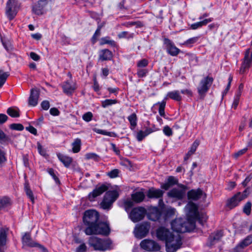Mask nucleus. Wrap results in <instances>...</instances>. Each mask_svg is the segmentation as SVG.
<instances>
[{
    "label": "nucleus",
    "mask_w": 252,
    "mask_h": 252,
    "mask_svg": "<svg viewBox=\"0 0 252 252\" xmlns=\"http://www.w3.org/2000/svg\"><path fill=\"white\" fill-rule=\"evenodd\" d=\"M181 93L183 94L187 95L189 97L191 96L192 95V92L189 89L183 90L181 91Z\"/></svg>",
    "instance_id": "69168bd1"
},
{
    "label": "nucleus",
    "mask_w": 252,
    "mask_h": 252,
    "mask_svg": "<svg viewBox=\"0 0 252 252\" xmlns=\"http://www.w3.org/2000/svg\"><path fill=\"white\" fill-rule=\"evenodd\" d=\"M181 189H173L167 193L168 197L175 198L177 200L182 199L186 193V188L184 186H181Z\"/></svg>",
    "instance_id": "dca6fc26"
},
{
    "label": "nucleus",
    "mask_w": 252,
    "mask_h": 252,
    "mask_svg": "<svg viewBox=\"0 0 252 252\" xmlns=\"http://www.w3.org/2000/svg\"><path fill=\"white\" fill-rule=\"evenodd\" d=\"M118 196V193L116 190L107 191L100 204L101 208L104 210L109 209Z\"/></svg>",
    "instance_id": "423d86ee"
},
{
    "label": "nucleus",
    "mask_w": 252,
    "mask_h": 252,
    "mask_svg": "<svg viewBox=\"0 0 252 252\" xmlns=\"http://www.w3.org/2000/svg\"><path fill=\"white\" fill-rule=\"evenodd\" d=\"M114 41L110 40L109 37H105L101 39V44H109L114 45Z\"/></svg>",
    "instance_id": "09e8293b"
},
{
    "label": "nucleus",
    "mask_w": 252,
    "mask_h": 252,
    "mask_svg": "<svg viewBox=\"0 0 252 252\" xmlns=\"http://www.w3.org/2000/svg\"><path fill=\"white\" fill-rule=\"evenodd\" d=\"M39 96V92L36 89H32L31 90V94L29 98V104L30 106H35L38 103Z\"/></svg>",
    "instance_id": "412c9836"
},
{
    "label": "nucleus",
    "mask_w": 252,
    "mask_h": 252,
    "mask_svg": "<svg viewBox=\"0 0 252 252\" xmlns=\"http://www.w3.org/2000/svg\"><path fill=\"white\" fill-rule=\"evenodd\" d=\"M147 72V70L145 69H139L137 74L139 77H143L146 75Z\"/></svg>",
    "instance_id": "5fc2aeb1"
},
{
    "label": "nucleus",
    "mask_w": 252,
    "mask_h": 252,
    "mask_svg": "<svg viewBox=\"0 0 252 252\" xmlns=\"http://www.w3.org/2000/svg\"><path fill=\"white\" fill-rule=\"evenodd\" d=\"M37 149L39 154L42 156H45L46 153L45 151L43 149L42 146L39 143H38L37 145Z\"/></svg>",
    "instance_id": "0e129e2a"
},
{
    "label": "nucleus",
    "mask_w": 252,
    "mask_h": 252,
    "mask_svg": "<svg viewBox=\"0 0 252 252\" xmlns=\"http://www.w3.org/2000/svg\"><path fill=\"white\" fill-rule=\"evenodd\" d=\"M6 241V230L2 228H0V247L3 246Z\"/></svg>",
    "instance_id": "c9c22d12"
},
{
    "label": "nucleus",
    "mask_w": 252,
    "mask_h": 252,
    "mask_svg": "<svg viewBox=\"0 0 252 252\" xmlns=\"http://www.w3.org/2000/svg\"><path fill=\"white\" fill-rule=\"evenodd\" d=\"M42 108L45 110H48L50 107V104L48 101L44 100L41 104Z\"/></svg>",
    "instance_id": "bf43d9fd"
},
{
    "label": "nucleus",
    "mask_w": 252,
    "mask_h": 252,
    "mask_svg": "<svg viewBox=\"0 0 252 252\" xmlns=\"http://www.w3.org/2000/svg\"><path fill=\"white\" fill-rule=\"evenodd\" d=\"M167 97L178 101L182 100V96L180 94V92L177 90L168 92L167 94Z\"/></svg>",
    "instance_id": "7c9ffc66"
},
{
    "label": "nucleus",
    "mask_w": 252,
    "mask_h": 252,
    "mask_svg": "<svg viewBox=\"0 0 252 252\" xmlns=\"http://www.w3.org/2000/svg\"><path fill=\"white\" fill-rule=\"evenodd\" d=\"M150 228V225L147 222L137 225L133 231L134 235L136 238L141 239L147 235Z\"/></svg>",
    "instance_id": "f8f14e48"
},
{
    "label": "nucleus",
    "mask_w": 252,
    "mask_h": 252,
    "mask_svg": "<svg viewBox=\"0 0 252 252\" xmlns=\"http://www.w3.org/2000/svg\"><path fill=\"white\" fill-rule=\"evenodd\" d=\"M81 141L79 138H76L72 144V151L74 153L79 152L80 150Z\"/></svg>",
    "instance_id": "f704fd0d"
},
{
    "label": "nucleus",
    "mask_w": 252,
    "mask_h": 252,
    "mask_svg": "<svg viewBox=\"0 0 252 252\" xmlns=\"http://www.w3.org/2000/svg\"><path fill=\"white\" fill-rule=\"evenodd\" d=\"M128 120L129 121L130 124V128L131 129H134L135 126L137 125V116L135 113H132L130 115H129L127 118Z\"/></svg>",
    "instance_id": "72a5a7b5"
},
{
    "label": "nucleus",
    "mask_w": 252,
    "mask_h": 252,
    "mask_svg": "<svg viewBox=\"0 0 252 252\" xmlns=\"http://www.w3.org/2000/svg\"><path fill=\"white\" fill-rule=\"evenodd\" d=\"M156 234L159 240L165 242L167 252H176L182 244L180 234L165 227L158 228Z\"/></svg>",
    "instance_id": "f257e3e1"
},
{
    "label": "nucleus",
    "mask_w": 252,
    "mask_h": 252,
    "mask_svg": "<svg viewBox=\"0 0 252 252\" xmlns=\"http://www.w3.org/2000/svg\"><path fill=\"white\" fill-rule=\"evenodd\" d=\"M93 130L95 132L97 133L100 134L107 135V136H108L110 137H114L117 136V134L114 132H109V131H107L106 130H102V129L97 128H94L93 129Z\"/></svg>",
    "instance_id": "473e14b6"
},
{
    "label": "nucleus",
    "mask_w": 252,
    "mask_h": 252,
    "mask_svg": "<svg viewBox=\"0 0 252 252\" xmlns=\"http://www.w3.org/2000/svg\"><path fill=\"white\" fill-rule=\"evenodd\" d=\"M85 157L88 159H94V160H97L98 156L94 153H88L85 155Z\"/></svg>",
    "instance_id": "6e6d98bb"
},
{
    "label": "nucleus",
    "mask_w": 252,
    "mask_h": 252,
    "mask_svg": "<svg viewBox=\"0 0 252 252\" xmlns=\"http://www.w3.org/2000/svg\"><path fill=\"white\" fill-rule=\"evenodd\" d=\"M166 51L169 54L172 56H177L180 52V49L175 46L174 44L168 39L164 40Z\"/></svg>",
    "instance_id": "a211bd4d"
},
{
    "label": "nucleus",
    "mask_w": 252,
    "mask_h": 252,
    "mask_svg": "<svg viewBox=\"0 0 252 252\" xmlns=\"http://www.w3.org/2000/svg\"><path fill=\"white\" fill-rule=\"evenodd\" d=\"M185 211L188 220H193L195 222L197 217V207L192 202H189L185 207Z\"/></svg>",
    "instance_id": "4468645a"
},
{
    "label": "nucleus",
    "mask_w": 252,
    "mask_h": 252,
    "mask_svg": "<svg viewBox=\"0 0 252 252\" xmlns=\"http://www.w3.org/2000/svg\"><path fill=\"white\" fill-rule=\"evenodd\" d=\"M10 128L12 129L21 131L24 129V126L20 124H13L10 125Z\"/></svg>",
    "instance_id": "603ef678"
},
{
    "label": "nucleus",
    "mask_w": 252,
    "mask_h": 252,
    "mask_svg": "<svg viewBox=\"0 0 252 252\" xmlns=\"http://www.w3.org/2000/svg\"><path fill=\"white\" fill-rule=\"evenodd\" d=\"M26 129L29 131V132H30L31 133L34 134V135H36L37 134V130L36 128H35L33 126H29L28 127H27L26 128Z\"/></svg>",
    "instance_id": "680f3d73"
},
{
    "label": "nucleus",
    "mask_w": 252,
    "mask_h": 252,
    "mask_svg": "<svg viewBox=\"0 0 252 252\" xmlns=\"http://www.w3.org/2000/svg\"><path fill=\"white\" fill-rule=\"evenodd\" d=\"M153 130L151 128H147L145 131L140 130L136 135V139L138 141H142L146 136L151 133Z\"/></svg>",
    "instance_id": "c85d7f7f"
},
{
    "label": "nucleus",
    "mask_w": 252,
    "mask_h": 252,
    "mask_svg": "<svg viewBox=\"0 0 252 252\" xmlns=\"http://www.w3.org/2000/svg\"><path fill=\"white\" fill-rule=\"evenodd\" d=\"M252 203L250 201L247 202L243 207V212L247 215H249L251 212Z\"/></svg>",
    "instance_id": "79ce46f5"
},
{
    "label": "nucleus",
    "mask_w": 252,
    "mask_h": 252,
    "mask_svg": "<svg viewBox=\"0 0 252 252\" xmlns=\"http://www.w3.org/2000/svg\"><path fill=\"white\" fill-rule=\"evenodd\" d=\"M19 6L17 0H8L7 2L6 14L10 20L13 19L16 15Z\"/></svg>",
    "instance_id": "9d476101"
},
{
    "label": "nucleus",
    "mask_w": 252,
    "mask_h": 252,
    "mask_svg": "<svg viewBox=\"0 0 252 252\" xmlns=\"http://www.w3.org/2000/svg\"><path fill=\"white\" fill-rule=\"evenodd\" d=\"M163 132L164 134L167 136H170L173 134L171 128L168 126H164L163 128Z\"/></svg>",
    "instance_id": "8fccbe9b"
},
{
    "label": "nucleus",
    "mask_w": 252,
    "mask_h": 252,
    "mask_svg": "<svg viewBox=\"0 0 252 252\" xmlns=\"http://www.w3.org/2000/svg\"><path fill=\"white\" fill-rule=\"evenodd\" d=\"M92 118H93V114L90 112L86 113L82 116L83 119L85 121L87 122L91 121L92 119Z\"/></svg>",
    "instance_id": "3c124183"
},
{
    "label": "nucleus",
    "mask_w": 252,
    "mask_h": 252,
    "mask_svg": "<svg viewBox=\"0 0 252 252\" xmlns=\"http://www.w3.org/2000/svg\"><path fill=\"white\" fill-rule=\"evenodd\" d=\"M10 204L9 198L6 197L0 198V209L8 206Z\"/></svg>",
    "instance_id": "4c0bfd02"
},
{
    "label": "nucleus",
    "mask_w": 252,
    "mask_h": 252,
    "mask_svg": "<svg viewBox=\"0 0 252 252\" xmlns=\"http://www.w3.org/2000/svg\"><path fill=\"white\" fill-rule=\"evenodd\" d=\"M199 37L197 36L193 37L192 38H190L187 40L184 43L185 45H189L190 44H193L197 42V41L198 40Z\"/></svg>",
    "instance_id": "864d4df0"
},
{
    "label": "nucleus",
    "mask_w": 252,
    "mask_h": 252,
    "mask_svg": "<svg viewBox=\"0 0 252 252\" xmlns=\"http://www.w3.org/2000/svg\"><path fill=\"white\" fill-rule=\"evenodd\" d=\"M249 193L248 189L243 192H239L227 200L226 206L229 209H232L239 205L241 201L246 198Z\"/></svg>",
    "instance_id": "39448f33"
},
{
    "label": "nucleus",
    "mask_w": 252,
    "mask_h": 252,
    "mask_svg": "<svg viewBox=\"0 0 252 252\" xmlns=\"http://www.w3.org/2000/svg\"><path fill=\"white\" fill-rule=\"evenodd\" d=\"M112 57V53L108 49L101 50L99 53V59L101 61L110 60Z\"/></svg>",
    "instance_id": "bb28decb"
},
{
    "label": "nucleus",
    "mask_w": 252,
    "mask_h": 252,
    "mask_svg": "<svg viewBox=\"0 0 252 252\" xmlns=\"http://www.w3.org/2000/svg\"><path fill=\"white\" fill-rule=\"evenodd\" d=\"M63 88L64 93L67 94H71L75 90L76 87L75 84L73 83H70L68 82H66L65 83L63 86Z\"/></svg>",
    "instance_id": "a878e982"
},
{
    "label": "nucleus",
    "mask_w": 252,
    "mask_h": 252,
    "mask_svg": "<svg viewBox=\"0 0 252 252\" xmlns=\"http://www.w3.org/2000/svg\"><path fill=\"white\" fill-rule=\"evenodd\" d=\"M9 75L8 72H4L2 70H0V88L5 83Z\"/></svg>",
    "instance_id": "e433bc0d"
},
{
    "label": "nucleus",
    "mask_w": 252,
    "mask_h": 252,
    "mask_svg": "<svg viewBox=\"0 0 252 252\" xmlns=\"http://www.w3.org/2000/svg\"><path fill=\"white\" fill-rule=\"evenodd\" d=\"M85 233L88 235L101 234L107 235L110 232L109 225L106 222L96 223L94 226H88L85 230Z\"/></svg>",
    "instance_id": "20e7f679"
},
{
    "label": "nucleus",
    "mask_w": 252,
    "mask_h": 252,
    "mask_svg": "<svg viewBox=\"0 0 252 252\" xmlns=\"http://www.w3.org/2000/svg\"><path fill=\"white\" fill-rule=\"evenodd\" d=\"M50 113L53 116H58L60 112L56 108H52L50 110Z\"/></svg>",
    "instance_id": "e2e57ef3"
},
{
    "label": "nucleus",
    "mask_w": 252,
    "mask_h": 252,
    "mask_svg": "<svg viewBox=\"0 0 252 252\" xmlns=\"http://www.w3.org/2000/svg\"><path fill=\"white\" fill-rule=\"evenodd\" d=\"M252 243V235L247 236L244 240L238 244L234 249V252H239L244 248Z\"/></svg>",
    "instance_id": "4be33fe9"
},
{
    "label": "nucleus",
    "mask_w": 252,
    "mask_h": 252,
    "mask_svg": "<svg viewBox=\"0 0 252 252\" xmlns=\"http://www.w3.org/2000/svg\"><path fill=\"white\" fill-rule=\"evenodd\" d=\"M145 198V194L142 191H137L132 194V200L139 203L143 200Z\"/></svg>",
    "instance_id": "2f4dec72"
},
{
    "label": "nucleus",
    "mask_w": 252,
    "mask_h": 252,
    "mask_svg": "<svg viewBox=\"0 0 252 252\" xmlns=\"http://www.w3.org/2000/svg\"><path fill=\"white\" fill-rule=\"evenodd\" d=\"M252 177L251 175L248 176L246 178L245 180L242 182V185L243 186L246 187L248 184L249 183V182L251 180Z\"/></svg>",
    "instance_id": "774afa93"
},
{
    "label": "nucleus",
    "mask_w": 252,
    "mask_h": 252,
    "mask_svg": "<svg viewBox=\"0 0 252 252\" xmlns=\"http://www.w3.org/2000/svg\"><path fill=\"white\" fill-rule=\"evenodd\" d=\"M106 190L107 187L105 185H101L90 192L88 195V198L90 201H94L96 197L100 195Z\"/></svg>",
    "instance_id": "aec40b11"
},
{
    "label": "nucleus",
    "mask_w": 252,
    "mask_h": 252,
    "mask_svg": "<svg viewBox=\"0 0 252 252\" xmlns=\"http://www.w3.org/2000/svg\"><path fill=\"white\" fill-rule=\"evenodd\" d=\"M195 227L193 220H188L187 221L183 220L182 219H175L171 222V228L175 233H184L190 231Z\"/></svg>",
    "instance_id": "f03ea898"
},
{
    "label": "nucleus",
    "mask_w": 252,
    "mask_h": 252,
    "mask_svg": "<svg viewBox=\"0 0 252 252\" xmlns=\"http://www.w3.org/2000/svg\"><path fill=\"white\" fill-rule=\"evenodd\" d=\"M146 213V209L142 207H136L131 210L129 214V217L134 222H136L142 220Z\"/></svg>",
    "instance_id": "9b49d317"
},
{
    "label": "nucleus",
    "mask_w": 252,
    "mask_h": 252,
    "mask_svg": "<svg viewBox=\"0 0 252 252\" xmlns=\"http://www.w3.org/2000/svg\"><path fill=\"white\" fill-rule=\"evenodd\" d=\"M159 217L160 213L157 210H156L155 213H151L148 215L149 219L153 221L158 220Z\"/></svg>",
    "instance_id": "37998d69"
},
{
    "label": "nucleus",
    "mask_w": 252,
    "mask_h": 252,
    "mask_svg": "<svg viewBox=\"0 0 252 252\" xmlns=\"http://www.w3.org/2000/svg\"><path fill=\"white\" fill-rule=\"evenodd\" d=\"M117 101L116 99H107L101 101V105L103 108H106L110 105L116 104Z\"/></svg>",
    "instance_id": "58836bf2"
},
{
    "label": "nucleus",
    "mask_w": 252,
    "mask_h": 252,
    "mask_svg": "<svg viewBox=\"0 0 252 252\" xmlns=\"http://www.w3.org/2000/svg\"><path fill=\"white\" fill-rule=\"evenodd\" d=\"M148 64V61L145 59H143L142 60L139 61L137 63V65L138 67H145L147 66Z\"/></svg>",
    "instance_id": "052dcab7"
},
{
    "label": "nucleus",
    "mask_w": 252,
    "mask_h": 252,
    "mask_svg": "<svg viewBox=\"0 0 252 252\" xmlns=\"http://www.w3.org/2000/svg\"><path fill=\"white\" fill-rule=\"evenodd\" d=\"M140 247L147 251H158L160 250L159 245L153 240L145 239L140 243Z\"/></svg>",
    "instance_id": "ddd939ff"
},
{
    "label": "nucleus",
    "mask_w": 252,
    "mask_h": 252,
    "mask_svg": "<svg viewBox=\"0 0 252 252\" xmlns=\"http://www.w3.org/2000/svg\"><path fill=\"white\" fill-rule=\"evenodd\" d=\"M120 38H132L133 36V33H129L127 32H122L119 33L118 35Z\"/></svg>",
    "instance_id": "49530a36"
},
{
    "label": "nucleus",
    "mask_w": 252,
    "mask_h": 252,
    "mask_svg": "<svg viewBox=\"0 0 252 252\" xmlns=\"http://www.w3.org/2000/svg\"><path fill=\"white\" fill-rule=\"evenodd\" d=\"M8 119V117L3 114H0V124H3Z\"/></svg>",
    "instance_id": "338daca9"
},
{
    "label": "nucleus",
    "mask_w": 252,
    "mask_h": 252,
    "mask_svg": "<svg viewBox=\"0 0 252 252\" xmlns=\"http://www.w3.org/2000/svg\"><path fill=\"white\" fill-rule=\"evenodd\" d=\"M87 247L84 243L81 244L78 248H76V252H85L86 251Z\"/></svg>",
    "instance_id": "4d7b16f0"
},
{
    "label": "nucleus",
    "mask_w": 252,
    "mask_h": 252,
    "mask_svg": "<svg viewBox=\"0 0 252 252\" xmlns=\"http://www.w3.org/2000/svg\"><path fill=\"white\" fill-rule=\"evenodd\" d=\"M157 104L159 105L158 112L161 116L164 117L165 112L164 109L165 107L166 102L164 100H163L161 102H158Z\"/></svg>",
    "instance_id": "a19ab883"
},
{
    "label": "nucleus",
    "mask_w": 252,
    "mask_h": 252,
    "mask_svg": "<svg viewBox=\"0 0 252 252\" xmlns=\"http://www.w3.org/2000/svg\"><path fill=\"white\" fill-rule=\"evenodd\" d=\"M30 57L35 61H38L40 60V56L34 52H31L30 54Z\"/></svg>",
    "instance_id": "13d9d810"
},
{
    "label": "nucleus",
    "mask_w": 252,
    "mask_h": 252,
    "mask_svg": "<svg viewBox=\"0 0 252 252\" xmlns=\"http://www.w3.org/2000/svg\"><path fill=\"white\" fill-rule=\"evenodd\" d=\"M89 244L94 250L105 251L112 249L114 245L109 239H101L96 237H91L89 240Z\"/></svg>",
    "instance_id": "7ed1b4c3"
},
{
    "label": "nucleus",
    "mask_w": 252,
    "mask_h": 252,
    "mask_svg": "<svg viewBox=\"0 0 252 252\" xmlns=\"http://www.w3.org/2000/svg\"><path fill=\"white\" fill-rule=\"evenodd\" d=\"M222 236V232L221 231H218L214 233H212L209 237V241H210V245H213L216 242H218Z\"/></svg>",
    "instance_id": "393cba45"
},
{
    "label": "nucleus",
    "mask_w": 252,
    "mask_h": 252,
    "mask_svg": "<svg viewBox=\"0 0 252 252\" xmlns=\"http://www.w3.org/2000/svg\"><path fill=\"white\" fill-rule=\"evenodd\" d=\"M164 192L160 189H150L147 193L149 198H159L163 194Z\"/></svg>",
    "instance_id": "b1692460"
},
{
    "label": "nucleus",
    "mask_w": 252,
    "mask_h": 252,
    "mask_svg": "<svg viewBox=\"0 0 252 252\" xmlns=\"http://www.w3.org/2000/svg\"><path fill=\"white\" fill-rule=\"evenodd\" d=\"M252 63V48L248 49L245 53L244 61L240 69V72L243 73L245 70L249 68Z\"/></svg>",
    "instance_id": "2eb2a0df"
},
{
    "label": "nucleus",
    "mask_w": 252,
    "mask_h": 252,
    "mask_svg": "<svg viewBox=\"0 0 252 252\" xmlns=\"http://www.w3.org/2000/svg\"><path fill=\"white\" fill-rule=\"evenodd\" d=\"M178 184V179L173 177V176H169L166 182L163 184L161 187L162 189H164L165 190H167L171 187L176 185Z\"/></svg>",
    "instance_id": "5701e85b"
},
{
    "label": "nucleus",
    "mask_w": 252,
    "mask_h": 252,
    "mask_svg": "<svg viewBox=\"0 0 252 252\" xmlns=\"http://www.w3.org/2000/svg\"><path fill=\"white\" fill-rule=\"evenodd\" d=\"M213 79L210 77H206L201 80L197 87V91L199 94L203 97L207 92L209 88L211 86Z\"/></svg>",
    "instance_id": "1a4fd4ad"
},
{
    "label": "nucleus",
    "mask_w": 252,
    "mask_h": 252,
    "mask_svg": "<svg viewBox=\"0 0 252 252\" xmlns=\"http://www.w3.org/2000/svg\"><path fill=\"white\" fill-rule=\"evenodd\" d=\"M119 170L117 169H113L107 173V175L111 178H116L118 176Z\"/></svg>",
    "instance_id": "de8ad7c7"
},
{
    "label": "nucleus",
    "mask_w": 252,
    "mask_h": 252,
    "mask_svg": "<svg viewBox=\"0 0 252 252\" xmlns=\"http://www.w3.org/2000/svg\"><path fill=\"white\" fill-rule=\"evenodd\" d=\"M58 157L59 160L64 165L65 167H68L72 161V159L68 156L59 154Z\"/></svg>",
    "instance_id": "cd10ccee"
},
{
    "label": "nucleus",
    "mask_w": 252,
    "mask_h": 252,
    "mask_svg": "<svg viewBox=\"0 0 252 252\" xmlns=\"http://www.w3.org/2000/svg\"><path fill=\"white\" fill-rule=\"evenodd\" d=\"M213 18H210L208 19H204L201 21L196 22L192 24L190 26L191 28L193 30H196L199 28H200L203 26L206 25L208 23L212 22Z\"/></svg>",
    "instance_id": "c756f323"
},
{
    "label": "nucleus",
    "mask_w": 252,
    "mask_h": 252,
    "mask_svg": "<svg viewBox=\"0 0 252 252\" xmlns=\"http://www.w3.org/2000/svg\"><path fill=\"white\" fill-rule=\"evenodd\" d=\"M54 1V0H40L33 7V11L37 15H41L46 10L51 9Z\"/></svg>",
    "instance_id": "0eeeda50"
},
{
    "label": "nucleus",
    "mask_w": 252,
    "mask_h": 252,
    "mask_svg": "<svg viewBox=\"0 0 252 252\" xmlns=\"http://www.w3.org/2000/svg\"><path fill=\"white\" fill-rule=\"evenodd\" d=\"M199 144V142L197 140H195L193 144H192L189 150V154H192V155L194 153L195 151L196 150L197 148L198 147V145Z\"/></svg>",
    "instance_id": "a18cd8bd"
},
{
    "label": "nucleus",
    "mask_w": 252,
    "mask_h": 252,
    "mask_svg": "<svg viewBox=\"0 0 252 252\" xmlns=\"http://www.w3.org/2000/svg\"><path fill=\"white\" fill-rule=\"evenodd\" d=\"M99 219L98 213L95 210H89L86 211L84 213L83 218L84 222L88 225L94 226Z\"/></svg>",
    "instance_id": "6e6552de"
},
{
    "label": "nucleus",
    "mask_w": 252,
    "mask_h": 252,
    "mask_svg": "<svg viewBox=\"0 0 252 252\" xmlns=\"http://www.w3.org/2000/svg\"><path fill=\"white\" fill-rule=\"evenodd\" d=\"M23 244L24 246H27L31 247H37L39 246L43 250V252H47V250L44 249L42 246H40L38 244L33 241L31 238V236L29 233H26L23 236L22 238Z\"/></svg>",
    "instance_id": "6ab92c4d"
},
{
    "label": "nucleus",
    "mask_w": 252,
    "mask_h": 252,
    "mask_svg": "<svg viewBox=\"0 0 252 252\" xmlns=\"http://www.w3.org/2000/svg\"><path fill=\"white\" fill-rule=\"evenodd\" d=\"M188 197L189 199L197 200L202 198L205 199L206 194L200 189H191L188 192Z\"/></svg>",
    "instance_id": "f3484780"
},
{
    "label": "nucleus",
    "mask_w": 252,
    "mask_h": 252,
    "mask_svg": "<svg viewBox=\"0 0 252 252\" xmlns=\"http://www.w3.org/2000/svg\"><path fill=\"white\" fill-rule=\"evenodd\" d=\"M25 191H26L27 195L30 198L31 201L32 202H33V201H34L33 195L32 191L30 189L29 187L28 186V185H25Z\"/></svg>",
    "instance_id": "c03bdc74"
},
{
    "label": "nucleus",
    "mask_w": 252,
    "mask_h": 252,
    "mask_svg": "<svg viewBox=\"0 0 252 252\" xmlns=\"http://www.w3.org/2000/svg\"><path fill=\"white\" fill-rule=\"evenodd\" d=\"M7 114L12 117L16 118L19 117V113L17 109L9 108L7 110Z\"/></svg>",
    "instance_id": "ea45409f"
}]
</instances>
